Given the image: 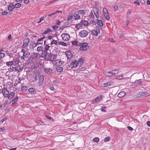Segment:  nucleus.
Listing matches in <instances>:
<instances>
[{
  "mask_svg": "<svg viewBox=\"0 0 150 150\" xmlns=\"http://www.w3.org/2000/svg\"><path fill=\"white\" fill-rule=\"evenodd\" d=\"M30 42V39L28 38H27L24 40L23 43V45L21 46V47L23 48H24L25 47L27 46L28 43Z\"/></svg>",
  "mask_w": 150,
  "mask_h": 150,
  "instance_id": "1a4fd4ad",
  "label": "nucleus"
},
{
  "mask_svg": "<svg viewBox=\"0 0 150 150\" xmlns=\"http://www.w3.org/2000/svg\"><path fill=\"white\" fill-rule=\"evenodd\" d=\"M112 72H113V73L114 74H113V75H115V74H118L120 72V71L119 70H114L112 71Z\"/></svg>",
  "mask_w": 150,
  "mask_h": 150,
  "instance_id": "e433bc0d",
  "label": "nucleus"
},
{
  "mask_svg": "<svg viewBox=\"0 0 150 150\" xmlns=\"http://www.w3.org/2000/svg\"><path fill=\"white\" fill-rule=\"evenodd\" d=\"M48 53L47 52V51L44 50L42 51V55L40 56V57L41 58H45Z\"/></svg>",
  "mask_w": 150,
  "mask_h": 150,
  "instance_id": "f3484780",
  "label": "nucleus"
},
{
  "mask_svg": "<svg viewBox=\"0 0 150 150\" xmlns=\"http://www.w3.org/2000/svg\"><path fill=\"white\" fill-rule=\"evenodd\" d=\"M134 83L136 85L137 84L141 85L143 83V82L142 81L141 79H139L136 81L134 82Z\"/></svg>",
  "mask_w": 150,
  "mask_h": 150,
  "instance_id": "c85d7f7f",
  "label": "nucleus"
},
{
  "mask_svg": "<svg viewBox=\"0 0 150 150\" xmlns=\"http://www.w3.org/2000/svg\"><path fill=\"white\" fill-rule=\"evenodd\" d=\"M78 42L76 41H74L72 42V45H74L77 46L78 45Z\"/></svg>",
  "mask_w": 150,
  "mask_h": 150,
  "instance_id": "a18cd8bd",
  "label": "nucleus"
},
{
  "mask_svg": "<svg viewBox=\"0 0 150 150\" xmlns=\"http://www.w3.org/2000/svg\"><path fill=\"white\" fill-rule=\"evenodd\" d=\"M100 28L98 26L96 27L92 31V33L94 35L97 36L100 32Z\"/></svg>",
  "mask_w": 150,
  "mask_h": 150,
  "instance_id": "0eeeda50",
  "label": "nucleus"
},
{
  "mask_svg": "<svg viewBox=\"0 0 150 150\" xmlns=\"http://www.w3.org/2000/svg\"><path fill=\"white\" fill-rule=\"evenodd\" d=\"M58 43V42L57 40L52 39V41L51 42L50 45H52L53 44L56 45Z\"/></svg>",
  "mask_w": 150,
  "mask_h": 150,
  "instance_id": "a19ab883",
  "label": "nucleus"
},
{
  "mask_svg": "<svg viewBox=\"0 0 150 150\" xmlns=\"http://www.w3.org/2000/svg\"><path fill=\"white\" fill-rule=\"evenodd\" d=\"M99 9L98 8H95L93 10L95 17L97 18L99 17Z\"/></svg>",
  "mask_w": 150,
  "mask_h": 150,
  "instance_id": "9b49d317",
  "label": "nucleus"
},
{
  "mask_svg": "<svg viewBox=\"0 0 150 150\" xmlns=\"http://www.w3.org/2000/svg\"><path fill=\"white\" fill-rule=\"evenodd\" d=\"M148 93L147 91H144L142 92H140L137 93L138 95L140 96H144L145 95H147Z\"/></svg>",
  "mask_w": 150,
  "mask_h": 150,
  "instance_id": "4be33fe9",
  "label": "nucleus"
},
{
  "mask_svg": "<svg viewBox=\"0 0 150 150\" xmlns=\"http://www.w3.org/2000/svg\"><path fill=\"white\" fill-rule=\"evenodd\" d=\"M82 27H83V25H82V24L80 23L75 25V28L77 30H79V29H80Z\"/></svg>",
  "mask_w": 150,
  "mask_h": 150,
  "instance_id": "393cba45",
  "label": "nucleus"
},
{
  "mask_svg": "<svg viewBox=\"0 0 150 150\" xmlns=\"http://www.w3.org/2000/svg\"><path fill=\"white\" fill-rule=\"evenodd\" d=\"M110 140V137H106L104 139V141L105 142H107L109 141Z\"/></svg>",
  "mask_w": 150,
  "mask_h": 150,
  "instance_id": "864d4df0",
  "label": "nucleus"
},
{
  "mask_svg": "<svg viewBox=\"0 0 150 150\" xmlns=\"http://www.w3.org/2000/svg\"><path fill=\"white\" fill-rule=\"evenodd\" d=\"M30 55V53L28 51H26L24 52V54H23V56H24L26 58H28Z\"/></svg>",
  "mask_w": 150,
  "mask_h": 150,
  "instance_id": "a878e982",
  "label": "nucleus"
},
{
  "mask_svg": "<svg viewBox=\"0 0 150 150\" xmlns=\"http://www.w3.org/2000/svg\"><path fill=\"white\" fill-rule=\"evenodd\" d=\"M127 128L128 130L130 131H132L133 129L132 127L130 126H128L127 127Z\"/></svg>",
  "mask_w": 150,
  "mask_h": 150,
  "instance_id": "774afa93",
  "label": "nucleus"
},
{
  "mask_svg": "<svg viewBox=\"0 0 150 150\" xmlns=\"http://www.w3.org/2000/svg\"><path fill=\"white\" fill-rule=\"evenodd\" d=\"M52 28L54 30H56L58 28V27L56 25H53L52 26Z\"/></svg>",
  "mask_w": 150,
  "mask_h": 150,
  "instance_id": "69168bd1",
  "label": "nucleus"
},
{
  "mask_svg": "<svg viewBox=\"0 0 150 150\" xmlns=\"http://www.w3.org/2000/svg\"><path fill=\"white\" fill-rule=\"evenodd\" d=\"M71 23V21H67V22H65L64 24L65 25H70Z\"/></svg>",
  "mask_w": 150,
  "mask_h": 150,
  "instance_id": "6e6d98bb",
  "label": "nucleus"
},
{
  "mask_svg": "<svg viewBox=\"0 0 150 150\" xmlns=\"http://www.w3.org/2000/svg\"><path fill=\"white\" fill-rule=\"evenodd\" d=\"M103 15L105 17V19L107 21H109L110 16L108 13H106Z\"/></svg>",
  "mask_w": 150,
  "mask_h": 150,
  "instance_id": "f704fd0d",
  "label": "nucleus"
},
{
  "mask_svg": "<svg viewBox=\"0 0 150 150\" xmlns=\"http://www.w3.org/2000/svg\"><path fill=\"white\" fill-rule=\"evenodd\" d=\"M23 69V68L22 67L20 68L19 67H18L17 68V70L18 71V72H20L22 71Z\"/></svg>",
  "mask_w": 150,
  "mask_h": 150,
  "instance_id": "13d9d810",
  "label": "nucleus"
},
{
  "mask_svg": "<svg viewBox=\"0 0 150 150\" xmlns=\"http://www.w3.org/2000/svg\"><path fill=\"white\" fill-rule=\"evenodd\" d=\"M14 62L15 65H16L17 64H18L19 62V60L17 59H13V61Z\"/></svg>",
  "mask_w": 150,
  "mask_h": 150,
  "instance_id": "c03bdc74",
  "label": "nucleus"
},
{
  "mask_svg": "<svg viewBox=\"0 0 150 150\" xmlns=\"http://www.w3.org/2000/svg\"><path fill=\"white\" fill-rule=\"evenodd\" d=\"M96 23L100 26L102 27L103 26V23L101 20L97 19L96 20Z\"/></svg>",
  "mask_w": 150,
  "mask_h": 150,
  "instance_id": "a211bd4d",
  "label": "nucleus"
},
{
  "mask_svg": "<svg viewBox=\"0 0 150 150\" xmlns=\"http://www.w3.org/2000/svg\"><path fill=\"white\" fill-rule=\"evenodd\" d=\"M93 141L96 143H98L99 142V139L98 138L96 137L93 139Z\"/></svg>",
  "mask_w": 150,
  "mask_h": 150,
  "instance_id": "3c124183",
  "label": "nucleus"
},
{
  "mask_svg": "<svg viewBox=\"0 0 150 150\" xmlns=\"http://www.w3.org/2000/svg\"><path fill=\"white\" fill-rule=\"evenodd\" d=\"M28 91L30 93H34L35 90L33 88H30L28 89Z\"/></svg>",
  "mask_w": 150,
  "mask_h": 150,
  "instance_id": "79ce46f5",
  "label": "nucleus"
},
{
  "mask_svg": "<svg viewBox=\"0 0 150 150\" xmlns=\"http://www.w3.org/2000/svg\"><path fill=\"white\" fill-rule=\"evenodd\" d=\"M126 94L125 92L124 91L121 92L118 94L117 96L118 97L121 98L124 96Z\"/></svg>",
  "mask_w": 150,
  "mask_h": 150,
  "instance_id": "b1692460",
  "label": "nucleus"
},
{
  "mask_svg": "<svg viewBox=\"0 0 150 150\" xmlns=\"http://www.w3.org/2000/svg\"><path fill=\"white\" fill-rule=\"evenodd\" d=\"M61 37L63 40L64 41H68L70 38V37L69 35L66 33H64L62 34Z\"/></svg>",
  "mask_w": 150,
  "mask_h": 150,
  "instance_id": "6e6552de",
  "label": "nucleus"
},
{
  "mask_svg": "<svg viewBox=\"0 0 150 150\" xmlns=\"http://www.w3.org/2000/svg\"><path fill=\"white\" fill-rule=\"evenodd\" d=\"M5 54L3 52H0V59H2L4 56Z\"/></svg>",
  "mask_w": 150,
  "mask_h": 150,
  "instance_id": "49530a36",
  "label": "nucleus"
},
{
  "mask_svg": "<svg viewBox=\"0 0 150 150\" xmlns=\"http://www.w3.org/2000/svg\"><path fill=\"white\" fill-rule=\"evenodd\" d=\"M38 53L35 52L31 54V57L33 59L36 58L38 57Z\"/></svg>",
  "mask_w": 150,
  "mask_h": 150,
  "instance_id": "cd10ccee",
  "label": "nucleus"
},
{
  "mask_svg": "<svg viewBox=\"0 0 150 150\" xmlns=\"http://www.w3.org/2000/svg\"><path fill=\"white\" fill-rule=\"evenodd\" d=\"M0 91H1L4 97H7V96H8L9 92L5 87H4L2 90L1 89Z\"/></svg>",
  "mask_w": 150,
  "mask_h": 150,
  "instance_id": "39448f33",
  "label": "nucleus"
},
{
  "mask_svg": "<svg viewBox=\"0 0 150 150\" xmlns=\"http://www.w3.org/2000/svg\"><path fill=\"white\" fill-rule=\"evenodd\" d=\"M45 38V37L44 36V37H42V38H40L39 39H38V40H37V41L38 42H38L37 44H36L35 45V46H36L38 45H39V44H42V42H43V39H44Z\"/></svg>",
  "mask_w": 150,
  "mask_h": 150,
  "instance_id": "5701e85b",
  "label": "nucleus"
},
{
  "mask_svg": "<svg viewBox=\"0 0 150 150\" xmlns=\"http://www.w3.org/2000/svg\"><path fill=\"white\" fill-rule=\"evenodd\" d=\"M35 80L37 81V86H40L42 84L44 80V76L40 74L39 71L36 70L35 71Z\"/></svg>",
  "mask_w": 150,
  "mask_h": 150,
  "instance_id": "f257e3e1",
  "label": "nucleus"
},
{
  "mask_svg": "<svg viewBox=\"0 0 150 150\" xmlns=\"http://www.w3.org/2000/svg\"><path fill=\"white\" fill-rule=\"evenodd\" d=\"M43 50V47L42 46H38L37 47V51L40 52L42 51Z\"/></svg>",
  "mask_w": 150,
  "mask_h": 150,
  "instance_id": "58836bf2",
  "label": "nucleus"
},
{
  "mask_svg": "<svg viewBox=\"0 0 150 150\" xmlns=\"http://www.w3.org/2000/svg\"><path fill=\"white\" fill-rule=\"evenodd\" d=\"M44 19V17H41L40 18V21H39L37 23H40Z\"/></svg>",
  "mask_w": 150,
  "mask_h": 150,
  "instance_id": "bf43d9fd",
  "label": "nucleus"
},
{
  "mask_svg": "<svg viewBox=\"0 0 150 150\" xmlns=\"http://www.w3.org/2000/svg\"><path fill=\"white\" fill-rule=\"evenodd\" d=\"M80 23L82 24V25H83L84 26H87L89 24V23L87 21L83 20L81 21Z\"/></svg>",
  "mask_w": 150,
  "mask_h": 150,
  "instance_id": "aec40b11",
  "label": "nucleus"
},
{
  "mask_svg": "<svg viewBox=\"0 0 150 150\" xmlns=\"http://www.w3.org/2000/svg\"><path fill=\"white\" fill-rule=\"evenodd\" d=\"M58 43L59 45L63 46H64L66 47L68 45L67 44L63 42L58 41Z\"/></svg>",
  "mask_w": 150,
  "mask_h": 150,
  "instance_id": "2f4dec72",
  "label": "nucleus"
},
{
  "mask_svg": "<svg viewBox=\"0 0 150 150\" xmlns=\"http://www.w3.org/2000/svg\"><path fill=\"white\" fill-rule=\"evenodd\" d=\"M84 60L83 57H80L78 59V65L80 66H81L84 62Z\"/></svg>",
  "mask_w": 150,
  "mask_h": 150,
  "instance_id": "4468645a",
  "label": "nucleus"
},
{
  "mask_svg": "<svg viewBox=\"0 0 150 150\" xmlns=\"http://www.w3.org/2000/svg\"><path fill=\"white\" fill-rule=\"evenodd\" d=\"M62 13V12L61 11H57L55 12H54L52 13L49 14L48 16L49 17H51L52 16L54 15H55L57 13Z\"/></svg>",
  "mask_w": 150,
  "mask_h": 150,
  "instance_id": "7c9ffc66",
  "label": "nucleus"
},
{
  "mask_svg": "<svg viewBox=\"0 0 150 150\" xmlns=\"http://www.w3.org/2000/svg\"><path fill=\"white\" fill-rule=\"evenodd\" d=\"M79 14L77 11L75 12L74 15V17L75 20H79L80 19V16L79 15Z\"/></svg>",
  "mask_w": 150,
  "mask_h": 150,
  "instance_id": "dca6fc26",
  "label": "nucleus"
},
{
  "mask_svg": "<svg viewBox=\"0 0 150 150\" xmlns=\"http://www.w3.org/2000/svg\"><path fill=\"white\" fill-rule=\"evenodd\" d=\"M51 31V30L50 29L48 28L42 34H45L50 32Z\"/></svg>",
  "mask_w": 150,
  "mask_h": 150,
  "instance_id": "ea45409f",
  "label": "nucleus"
},
{
  "mask_svg": "<svg viewBox=\"0 0 150 150\" xmlns=\"http://www.w3.org/2000/svg\"><path fill=\"white\" fill-rule=\"evenodd\" d=\"M89 16L91 18H93L94 17V16L92 12H90Z\"/></svg>",
  "mask_w": 150,
  "mask_h": 150,
  "instance_id": "680f3d73",
  "label": "nucleus"
},
{
  "mask_svg": "<svg viewBox=\"0 0 150 150\" xmlns=\"http://www.w3.org/2000/svg\"><path fill=\"white\" fill-rule=\"evenodd\" d=\"M113 72H112V71L110 72H107L105 73V74L106 76H113V74H114L113 73Z\"/></svg>",
  "mask_w": 150,
  "mask_h": 150,
  "instance_id": "c756f323",
  "label": "nucleus"
},
{
  "mask_svg": "<svg viewBox=\"0 0 150 150\" xmlns=\"http://www.w3.org/2000/svg\"><path fill=\"white\" fill-rule=\"evenodd\" d=\"M56 54H53L51 53H48L45 58V60L47 61L53 62L56 58Z\"/></svg>",
  "mask_w": 150,
  "mask_h": 150,
  "instance_id": "f03ea898",
  "label": "nucleus"
},
{
  "mask_svg": "<svg viewBox=\"0 0 150 150\" xmlns=\"http://www.w3.org/2000/svg\"><path fill=\"white\" fill-rule=\"evenodd\" d=\"M56 69L57 71L58 72H62L63 70V68L61 66L56 67Z\"/></svg>",
  "mask_w": 150,
  "mask_h": 150,
  "instance_id": "bb28decb",
  "label": "nucleus"
},
{
  "mask_svg": "<svg viewBox=\"0 0 150 150\" xmlns=\"http://www.w3.org/2000/svg\"><path fill=\"white\" fill-rule=\"evenodd\" d=\"M8 13V12L7 11H4L2 13V14L3 15H6Z\"/></svg>",
  "mask_w": 150,
  "mask_h": 150,
  "instance_id": "338daca9",
  "label": "nucleus"
},
{
  "mask_svg": "<svg viewBox=\"0 0 150 150\" xmlns=\"http://www.w3.org/2000/svg\"><path fill=\"white\" fill-rule=\"evenodd\" d=\"M79 45L80 46L79 49L81 50L85 51L88 50L90 46L87 43H79Z\"/></svg>",
  "mask_w": 150,
  "mask_h": 150,
  "instance_id": "7ed1b4c3",
  "label": "nucleus"
},
{
  "mask_svg": "<svg viewBox=\"0 0 150 150\" xmlns=\"http://www.w3.org/2000/svg\"><path fill=\"white\" fill-rule=\"evenodd\" d=\"M65 54L68 59H70L73 56L72 53L70 51H66L65 52Z\"/></svg>",
  "mask_w": 150,
  "mask_h": 150,
  "instance_id": "f8f14e48",
  "label": "nucleus"
},
{
  "mask_svg": "<svg viewBox=\"0 0 150 150\" xmlns=\"http://www.w3.org/2000/svg\"><path fill=\"white\" fill-rule=\"evenodd\" d=\"M54 61L55 62H56V61L57 62H56L55 64V65L57 67L61 66L63 65L64 63V62L62 61H58V60H57L56 61L55 60Z\"/></svg>",
  "mask_w": 150,
  "mask_h": 150,
  "instance_id": "ddd939ff",
  "label": "nucleus"
},
{
  "mask_svg": "<svg viewBox=\"0 0 150 150\" xmlns=\"http://www.w3.org/2000/svg\"><path fill=\"white\" fill-rule=\"evenodd\" d=\"M50 47V46L49 45L47 44L45 45V50L47 51L49 50V48Z\"/></svg>",
  "mask_w": 150,
  "mask_h": 150,
  "instance_id": "5fc2aeb1",
  "label": "nucleus"
},
{
  "mask_svg": "<svg viewBox=\"0 0 150 150\" xmlns=\"http://www.w3.org/2000/svg\"><path fill=\"white\" fill-rule=\"evenodd\" d=\"M103 14L108 13L107 9L105 8H104L103 10Z\"/></svg>",
  "mask_w": 150,
  "mask_h": 150,
  "instance_id": "8fccbe9b",
  "label": "nucleus"
},
{
  "mask_svg": "<svg viewBox=\"0 0 150 150\" xmlns=\"http://www.w3.org/2000/svg\"><path fill=\"white\" fill-rule=\"evenodd\" d=\"M111 85V83L110 82L105 83L103 84V86L104 87H108Z\"/></svg>",
  "mask_w": 150,
  "mask_h": 150,
  "instance_id": "37998d69",
  "label": "nucleus"
},
{
  "mask_svg": "<svg viewBox=\"0 0 150 150\" xmlns=\"http://www.w3.org/2000/svg\"><path fill=\"white\" fill-rule=\"evenodd\" d=\"M13 62L12 61H9L6 63V64L8 67H9L13 65Z\"/></svg>",
  "mask_w": 150,
  "mask_h": 150,
  "instance_id": "4c0bfd02",
  "label": "nucleus"
},
{
  "mask_svg": "<svg viewBox=\"0 0 150 150\" xmlns=\"http://www.w3.org/2000/svg\"><path fill=\"white\" fill-rule=\"evenodd\" d=\"M15 95V93L14 92H11L10 93H9L8 96H7L8 99H11L14 97Z\"/></svg>",
  "mask_w": 150,
  "mask_h": 150,
  "instance_id": "6ab92c4d",
  "label": "nucleus"
},
{
  "mask_svg": "<svg viewBox=\"0 0 150 150\" xmlns=\"http://www.w3.org/2000/svg\"><path fill=\"white\" fill-rule=\"evenodd\" d=\"M123 77V75L120 76H118L116 78V79H117L120 80L122 79Z\"/></svg>",
  "mask_w": 150,
  "mask_h": 150,
  "instance_id": "e2e57ef3",
  "label": "nucleus"
},
{
  "mask_svg": "<svg viewBox=\"0 0 150 150\" xmlns=\"http://www.w3.org/2000/svg\"><path fill=\"white\" fill-rule=\"evenodd\" d=\"M73 18V14L72 13L69 14L68 18L67 19V21H71V20Z\"/></svg>",
  "mask_w": 150,
  "mask_h": 150,
  "instance_id": "473e14b6",
  "label": "nucleus"
},
{
  "mask_svg": "<svg viewBox=\"0 0 150 150\" xmlns=\"http://www.w3.org/2000/svg\"><path fill=\"white\" fill-rule=\"evenodd\" d=\"M86 68L85 67H81L80 68L78 69H77V71H84L85 70Z\"/></svg>",
  "mask_w": 150,
  "mask_h": 150,
  "instance_id": "603ef678",
  "label": "nucleus"
},
{
  "mask_svg": "<svg viewBox=\"0 0 150 150\" xmlns=\"http://www.w3.org/2000/svg\"><path fill=\"white\" fill-rule=\"evenodd\" d=\"M18 100V96L16 97L15 98L13 99L9 103V104L11 106L14 104Z\"/></svg>",
  "mask_w": 150,
  "mask_h": 150,
  "instance_id": "2eb2a0df",
  "label": "nucleus"
},
{
  "mask_svg": "<svg viewBox=\"0 0 150 150\" xmlns=\"http://www.w3.org/2000/svg\"><path fill=\"white\" fill-rule=\"evenodd\" d=\"M101 99V98L100 97H98L95 98V101L96 102H98Z\"/></svg>",
  "mask_w": 150,
  "mask_h": 150,
  "instance_id": "de8ad7c7",
  "label": "nucleus"
},
{
  "mask_svg": "<svg viewBox=\"0 0 150 150\" xmlns=\"http://www.w3.org/2000/svg\"><path fill=\"white\" fill-rule=\"evenodd\" d=\"M79 13L82 15H84L85 14L86 12L85 11L83 10H80L77 11Z\"/></svg>",
  "mask_w": 150,
  "mask_h": 150,
  "instance_id": "72a5a7b5",
  "label": "nucleus"
},
{
  "mask_svg": "<svg viewBox=\"0 0 150 150\" xmlns=\"http://www.w3.org/2000/svg\"><path fill=\"white\" fill-rule=\"evenodd\" d=\"M21 79L20 78L18 79V80H16L15 81V83L14 84V86L16 87L18 84L21 83Z\"/></svg>",
  "mask_w": 150,
  "mask_h": 150,
  "instance_id": "c9c22d12",
  "label": "nucleus"
},
{
  "mask_svg": "<svg viewBox=\"0 0 150 150\" xmlns=\"http://www.w3.org/2000/svg\"><path fill=\"white\" fill-rule=\"evenodd\" d=\"M14 8V6L13 4H10L8 7V10L10 11H12Z\"/></svg>",
  "mask_w": 150,
  "mask_h": 150,
  "instance_id": "412c9836",
  "label": "nucleus"
},
{
  "mask_svg": "<svg viewBox=\"0 0 150 150\" xmlns=\"http://www.w3.org/2000/svg\"><path fill=\"white\" fill-rule=\"evenodd\" d=\"M78 65V64L77 61L74 59L72 61L70 64V65H69V67L70 66V67L72 69L76 67Z\"/></svg>",
  "mask_w": 150,
  "mask_h": 150,
  "instance_id": "423d86ee",
  "label": "nucleus"
},
{
  "mask_svg": "<svg viewBox=\"0 0 150 150\" xmlns=\"http://www.w3.org/2000/svg\"><path fill=\"white\" fill-rule=\"evenodd\" d=\"M21 4L20 3H18L15 5V7L19 8L21 6Z\"/></svg>",
  "mask_w": 150,
  "mask_h": 150,
  "instance_id": "09e8293b",
  "label": "nucleus"
},
{
  "mask_svg": "<svg viewBox=\"0 0 150 150\" xmlns=\"http://www.w3.org/2000/svg\"><path fill=\"white\" fill-rule=\"evenodd\" d=\"M33 58L31 57H30L29 58L28 60V62H31L33 59Z\"/></svg>",
  "mask_w": 150,
  "mask_h": 150,
  "instance_id": "0e129e2a",
  "label": "nucleus"
},
{
  "mask_svg": "<svg viewBox=\"0 0 150 150\" xmlns=\"http://www.w3.org/2000/svg\"><path fill=\"white\" fill-rule=\"evenodd\" d=\"M43 71L45 73L47 74H50L52 72V69L49 68H45L43 69Z\"/></svg>",
  "mask_w": 150,
  "mask_h": 150,
  "instance_id": "9d476101",
  "label": "nucleus"
},
{
  "mask_svg": "<svg viewBox=\"0 0 150 150\" xmlns=\"http://www.w3.org/2000/svg\"><path fill=\"white\" fill-rule=\"evenodd\" d=\"M88 34V32L85 30H83L79 32V35L82 38L86 37Z\"/></svg>",
  "mask_w": 150,
  "mask_h": 150,
  "instance_id": "20e7f679",
  "label": "nucleus"
},
{
  "mask_svg": "<svg viewBox=\"0 0 150 150\" xmlns=\"http://www.w3.org/2000/svg\"><path fill=\"white\" fill-rule=\"evenodd\" d=\"M22 89L23 91H27L28 88L24 86L22 87Z\"/></svg>",
  "mask_w": 150,
  "mask_h": 150,
  "instance_id": "4d7b16f0",
  "label": "nucleus"
},
{
  "mask_svg": "<svg viewBox=\"0 0 150 150\" xmlns=\"http://www.w3.org/2000/svg\"><path fill=\"white\" fill-rule=\"evenodd\" d=\"M118 6L117 5H116L114 7V11H116L118 10Z\"/></svg>",
  "mask_w": 150,
  "mask_h": 150,
  "instance_id": "052dcab7",
  "label": "nucleus"
}]
</instances>
